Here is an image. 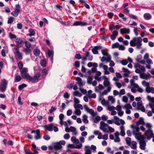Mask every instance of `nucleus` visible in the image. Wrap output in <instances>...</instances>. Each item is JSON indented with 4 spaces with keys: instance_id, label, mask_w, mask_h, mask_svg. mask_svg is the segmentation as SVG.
I'll use <instances>...</instances> for the list:
<instances>
[{
    "instance_id": "nucleus-43",
    "label": "nucleus",
    "mask_w": 154,
    "mask_h": 154,
    "mask_svg": "<svg viewBox=\"0 0 154 154\" xmlns=\"http://www.w3.org/2000/svg\"><path fill=\"white\" fill-rule=\"evenodd\" d=\"M23 51L25 52L26 54H28V53L31 52V50L30 48H24Z\"/></svg>"
},
{
    "instance_id": "nucleus-30",
    "label": "nucleus",
    "mask_w": 154,
    "mask_h": 154,
    "mask_svg": "<svg viewBox=\"0 0 154 154\" xmlns=\"http://www.w3.org/2000/svg\"><path fill=\"white\" fill-rule=\"evenodd\" d=\"M85 154H91V152L88 146H86Z\"/></svg>"
},
{
    "instance_id": "nucleus-55",
    "label": "nucleus",
    "mask_w": 154,
    "mask_h": 154,
    "mask_svg": "<svg viewBox=\"0 0 154 154\" xmlns=\"http://www.w3.org/2000/svg\"><path fill=\"white\" fill-rule=\"evenodd\" d=\"M129 16L130 17L135 20H137V16L131 14H129Z\"/></svg>"
},
{
    "instance_id": "nucleus-52",
    "label": "nucleus",
    "mask_w": 154,
    "mask_h": 154,
    "mask_svg": "<svg viewBox=\"0 0 154 154\" xmlns=\"http://www.w3.org/2000/svg\"><path fill=\"white\" fill-rule=\"evenodd\" d=\"M9 37L11 39L17 38V36L16 35L12 34L11 32L9 33Z\"/></svg>"
},
{
    "instance_id": "nucleus-23",
    "label": "nucleus",
    "mask_w": 154,
    "mask_h": 154,
    "mask_svg": "<svg viewBox=\"0 0 154 154\" xmlns=\"http://www.w3.org/2000/svg\"><path fill=\"white\" fill-rule=\"evenodd\" d=\"M140 131V128L138 127V126L136 125L134 128V129H133V134L135 135V134H136L138 132Z\"/></svg>"
},
{
    "instance_id": "nucleus-5",
    "label": "nucleus",
    "mask_w": 154,
    "mask_h": 154,
    "mask_svg": "<svg viewBox=\"0 0 154 154\" xmlns=\"http://www.w3.org/2000/svg\"><path fill=\"white\" fill-rule=\"evenodd\" d=\"M13 50L14 55L17 57L19 60H21L23 59L22 54L19 51L18 48H14Z\"/></svg>"
},
{
    "instance_id": "nucleus-63",
    "label": "nucleus",
    "mask_w": 154,
    "mask_h": 154,
    "mask_svg": "<svg viewBox=\"0 0 154 154\" xmlns=\"http://www.w3.org/2000/svg\"><path fill=\"white\" fill-rule=\"evenodd\" d=\"M128 98L126 96H124L122 97L123 101L125 103H127L128 101Z\"/></svg>"
},
{
    "instance_id": "nucleus-28",
    "label": "nucleus",
    "mask_w": 154,
    "mask_h": 154,
    "mask_svg": "<svg viewBox=\"0 0 154 154\" xmlns=\"http://www.w3.org/2000/svg\"><path fill=\"white\" fill-rule=\"evenodd\" d=\"M29 32H30V34H28L27 35H29L30 36H32L34 35H35V31L32 28H31L29 29Z\"/></svg>"
},
{
    "instance_id": "nucleus-46",
    "label": "nucleus",
    "mask_w": 154,
    "mask_h": 154,
    "mask_svg": "<svg viewBox=\"0 0 154 154\" xmlns=\"http://www.w3.org/2000/svg\"><path fill=\"white\" fill-rule=\"evenodd\" d=\"M93 80L92 77L89 76L87 78V83L89 84H91L92 83V82Z\"/></svg>"
},
{
    "instance_id": "nucleus-3",
    "label": "nucleus",
    "mask_w": 154,
    "mask_h": 154,
    "mask_svg": "<svg viewBox=\"0 0 154 154\" xmlns=\"http://www.w3.org/2000/svg\"><path fill=\"white\" fill-rule=\"evenodd\" d=\"M100 128L103 132L106 133H108L109 131L112 133L115 131L114 129L113 128L109 126V125L103 121L100 122Z\"/></svg>"
},
{
    "instance_id": "nucleus-24",
    "label": "nucleus",
    "mask_w": 154,
    "mask_h": 154,
    "mask_svg": "<svg viewBox=\"0 0 154 154\" xmlns=\"http://www.w3.org/2000/svg\"><path fill=\"white\" fill-rule=\"evenodd\" d=\"M148 93L150 92L152 94H154V88L153 87H149L146 89V91Z\"/></svg>"
},
{
    "instance_id": "nucleus-12",
    "label": "nucleus",
    "mask_w": 154,
    "mask_h": 154,
    "mask_svg": "<svg viewBox=\"0 0 154 154\" xmlns=\"http://www.w3.org/2000/svg\"><path fill=\"white\" fill-rule=\"evenodd\" d=\"M76 80L77 81L76 83L79 85L80 87L84 85L85 84V82L82 81V79L79 77H77L76 78Z\"/></svg>"
},
{
    "instance_id": "nucleus-13",
    "label": "nucleus",
    "mask_w": 154,
    "mask_h": 154,
    "mask_svg": "<svg viewBox=\"0 0 154 154\" xmlns=\"http://www.w3.org/2000/svg\"><path fill=\"white\" fill-rule=\"evenodd\" d=\"M53 124L51 123L48 125H45L44 126V127L45 130L51 131H53Z\"/></svg>"
},
{
    "instance_id": "nucleus-32",
    "label": "nucleus",
    "mask_w": 154,
    "mask_h": 154,
    "mask_svg": "<svg viewBox=\"0 0 154 154\" xmlns=\"http://www.w3.org/2000/svg\"><path fill=\"white\" fill-rule=\"evenodd\" d=\"M88 54V56L87 59L89 61H91L93 59V56L90 54L89 52L86 51V54Z\"/></svg>"
},
{
    "instance_id": "nucleus-11",
    "label": "nucleus",
    "mask_w": 154,
    "mask_h": 154,
    "mask_svg": "<svg viewBox=\"0 0 154 154\" xmlns=\"http://www.w3.org/2000/svg\"><path fill=\"white\" fill-rule=\"evenodd\" d=\"M15 42L16 44L20 47H23L22 44L24 43V41H23V39L21 38H16Z\"/></svg>"
},
{
    "instance_id": "nucleus-41",
    "label": "nucleus",
    "mask_w": 154,
    "mask_h": 154,
    "mask_svg": "<svg viewBox=\"0 0 154 154\" xmlns=\"http://www.w3.org/2000/svg\"><path fill=\"white\" fill-rule=\"evenodd\" d=\"M123 108H125V109H132V107L131 105L129 103L125 104Z\"/></svg>"
},
{
    "instance_id": "nucleus-8",
    "label": "nucleus",
    "mask_w": 154,
    "mask_h": 154,
    "mask_svg": "<svg viewBox=\"0 0 154 154\" xmlns=\"http://www.w3.org/2000/svg\"><path fill=\"white\" fill-rule=\"evenodd\" d=\"M88 25V24L87 22L77 21L74 22L73 24V25L74 26H85Z\"/></svg>"
},
{
    "instance_id": "nucleus-39",
    "label": "nucleus",
    "mask_w": 154,
    "mask_h": 154,
    "mask_svg": "<svg viewBox=\"0 0 154 154\" xmlns=\"http://www.w3.org/2000/svg\"><path fill=\"white\" fill-rule=\"evenodd\" d=\"M27 86L25 84H23L18 86V89L20 91L22 90L23 88L26 87Z\"/></svg>"
},
{
    "instance_id": "nucleus-49",
    "label": "nucleus",
    "mask_w": 154,
    "mask_h": 154,
    "mask_svg": "<svg viewBox=\"0 0 154 154\" xmlns=\"http://www.w3.org/2000/svg\"><path fill=\"white\" fill-rule=\"evenodd\" d=\"M116 110H118V114L119 116H121L123 115L124 112L122 110H119L118 109H116Z\"/></svg>"
},
{
    "instance_id": "nucleus-35",
    "label": "nucleus",
    "mask_w": 154,
    "mask_h": 154,
    "mask_svg": "<svg viewBox=\"0 0 154 154\" xmlns=\"http://www.w3.org/2000/svg\"><path fill=\"white\" fill-rule=\"evenodd\" d=\"M103 84L105 87H107L110 85V82L108 79L105 80L103 82Z\"/></svg>"
},
{
    "instance_id": "nucleus-51",
    "label": "nucleus",
    "mask_w": 154,
    "mask_h": 154,
    "mask_svg": "<svg viewBox=\"0 0 154 154\" xmlns=\"http://www.w3.org/2000/svg\"><path fill=\"white\" fill-rule=\"evenodd\" d=\"M81 112L79 109H75V114L78 115L79 116L81 114Z\"/></svg>"
},
{
    "instance_id": "nucleus-44",
    "label": "nucleus",
    "mask_w": 154,
    "mask_h": 154,
    "mask_svg": "<svg viewBox=\"0 0 154 154\" xmlns=\"http://www.w3.org/2000/svg\"><path fill=\"white\" fill-rule=\"evenodd\" d=\"M41 65L43 67H45L46 66V61L45 59H43L41 60L40 62Z\"/></svg>"
},
{
    "instance_id": "nucleus-15",
    "label": "nucleus",
    "mask_w": 154,
    "mask_h": 154,
    "mask_svg": "<svg viewBox=\"0 0 154 154\" xmlns=\"http://www.w3.org/2000/svg\"><path fill=\"white\" fill-rule=\"evenodd\" d=\"M151 75L149 73L146 74L145 73H143L141 74L140 76L141 78L143 79H147L150 77Z\"/></svg>"
},
{
    "instance_id": "nucleus-20",
    "label": "nucleus",
    "mask_w": 154,
    "mask_h": 154,
    "mask_svg": "<svg viewBox=\"0 0 154 154\" xmlns=\"http://www.w3.org/2000/svg\"><path fill=\"white\" fill-rule=\"evenodd\" d=\"M122 69L123 71L125 72L124 74V76L126 77H128L130 74V71L128 69L124 67L122 68Z\"/></svg>"
},
{
    "instance_id": "nucleus-48",
    "label": "nucleus",
    "mask_w": 154,
    "mask_h": 154,
    "mask_svg": "<svg viewBox=\"0 0 154 154\" xmlns=\"http://www.w3.org/2000/svg\"><path fill=\"white\" fill-rule=\"evenodd\" d=\"M100 120V117L98 116H97L96 117L95 119L94 120V122L95 123H97Z\"/></svg>"
},
{
    "instance_id": "nucleus-27",
    "label": "nucleus",
    "mask_w": 154,
    "mask_h": 154,
    "mask_svg": "<svg viewBox=\"0 0 154 154\" xmlns=\"http://www.w3.org/2000/svg\"><path fill=\"white\" fill-rule=\"evenodd\" d=\"M40 51L38 49H34L33 50V53L34 55L36 56H38L40 54Z\"/></svg>"
},
{
    "instance_id": "nucleus-33",
    "label": "nucleus",
    "mask_w": 154,
    "mask_h": 154,
    "mask_svg": "<svg viewBox=\"0 0 154 154\" xmlns=\"http://www.w3.org/2000/svg\"><path fill=\"white\" fill-rule=\"evenodd\" d=\"M88 112L90 114L92 115V116H95L97 114V112H94V110L92 109H90Z\"/></svg>"
},
{
    "instance_id": "nucleus-37",
    "label": "nucleus",
    "mask_w": 154,
    "mask_h": 154,
    "mask_svg": "<svg viewBox=\"0 0 154 154\" xmlns=\"http://www.w3.org/2000/svg\"><path fill=\"white\" fill-rule=\"evenodd\" d=\"M87 116L85 115H84L83 116V121L85 123L87 124L88 122V121L87 119Z\"/></svg>"
},
{
    "instance_id": "nucleus-2",
    "label": "nucleus",
    "mask_w": 154,
    "mask_h": 154,
    "mask_svg": "<svg viewBox=\"0 0 154 154\" xmlns=\"http://www.w3.org/2000/svg\"><path fill=\"white\" fill-rule=\"evenodd\" d=\"M142 41V39L140 37H139L137 38L134 37L132 40L131 41L130 45L131 46H136V48L137 49H140L141 48Z\"/></svg>"
},
{
    "instance_id": "nucleus-22",
    "label": "nucleus",
    "mask_w": 154,
    "mask_h": 154,
    "mask_svg": "<svg viewBox=\"0 0 154 154\" xmlns=\"http://www.w3.org/2000/svg\"><path fill=\"white\" fill-rule=\"evenodd\" d=\"M143 17L146 20H149L151 18V15L149 13H145L143 15Z\"/></svg>"
},
{
    "instance_id": "nucleus-59",
    "label": "nucleus",
    "mask_w": 154,
    "mask_h": 154,
    "mask_svg": "<svg viewBox=\"0 0 154 154\" xmlns=\"http://www.w3.org/2000/svg\"><path fill=\"white\" fill-rule=\"evenodd\" d=\"M114 15V14L112 12H109L107 14V16L110 19H112L113 16Z\"/></svg>"
},
{
    "instance_id": "nucleus-21",
    "label": "nucleus",
    "mask_w": 154,
    "mask_h": 154,
    "mask_svg": "<svg viewBox=\"0 0 154 154\" xmlns=\"http://www.w3.org/2000/svg\"><path fill=\"white\" fill-rule=\"evenodd\" d=\"M24 152L25 154H38V153L37 151H35L32 153L29 149H25Z\"/></svg>"
},
{
    "instance_id": "nucleus-57",
    "label": "nucleus",
    "mask_w": 154,
    "mask_h": 154,
    "mask_svg": "<svg viewBox=\"0 0 154 154\" xmlns=\"http://www.w3.org/2000/svg\"><path fill=\"white\" fill-rule=\"evenodd\" d=\"M119 46V44L118 42H116V43L113 44L112 45V48H118Z\"/></svg>"
},
{
    "instance_id": "nucleus-14",
    "label": "nucleus",
    "mask_w": 154,
    "mask_h": 154,
    "mask_svg": "<svg viewBox=\"0 0 154 154\" xmlns=\"http://www.w3.org/2000/svg\"><path fill=\"white\" fill-rule=\"evenodd\" d=\"M102 48V47L100 46H94V48L92 49V51L93 53L95 54H98V52L97 50L100 49Z\"/></svg>"
},
{
    "instance_id": "nucleus-36",
    "label": "nucleus",
    "mask_w": 154,
    "mask_h": 154,
    "mask_svg": "<svg viewBox=\"0 0 154 154\" xmlns=\"http://www.w3.org/2000/svg\"><path fill=\"white\" fill-rule=\"evenodd\" d=\"M73 96L79 97H81L82 96V94L80 93L79 92L77 91H75L73 92Z\"/></svg>"
},
{
    "instance_id": "nucleus-1",
    "label": "nucleus",
    "mask_w": 154,
    "mask_h": 154,
    "mask_svg": "<svg viewBox=\"0 0 154 154\" xmlns=\"http://www.w3.org/2000/svg\"><path fill=\"white\" fill-rule=\"evenodd\" d=\"M20 71L21 75L23 78L31 81L32 83L38 82L41 75V74L38 72L35 74L33 77L31 76L28 73L27 68L25 67L23 68V69L20 70Z\"/></svg>"
},
{
    "instance_id": "nucleus-60",
    "label": "nucleus",
    "mask_w": 154,
    "mask_h": 154,
    "mask_svg": "<svg viewBox=\"0 0 154 154\" xmlns=\"http://www.w3.org/2000/svg\"><path fill=\"white\" fill-rule=\"evenodd\" d=\"M108 109L109 111H112L115 109H116L115 107L114 106H109L108 107Z\"/></svg>"
},
{
    "instance_id": "nucleus-58",
    "label": "nucleus",
    "mask_w": 154,
    "mask_h": 154,
    "mask_svg": "<svg viewBox=\"0 0 154 154\" xmlns=\"http://www.w3.org/2000/svg\"><path fill=\"white\" fill-rule=\"evenodd\" d=\"M42 75H46L47 74V70L45 68L42 71Z\"/></svg>"
},
{
    "instance_id": "nucleus-26",
    "label": "nucleus",
    "mask_w": 154,
    "mask_h": 154,
    "mask_svg": "<svg viewBox=\"0 0 154 154\" xmlns=\"http://www.w3.org/2000/svg\"><path fill=\"white\" fill-rule=\"evenodd\" d=\"M53 52L50 50H48V56L49 57H51V60L52 61H53Z\"/></svg>"
},
{
    "instance_id": "nucleus-56",
    "label": "nucleus",
    "mask_w": 154,
    "mask_h": 154,
    "mask_svg": "<svg viewBox=\"0 0 154 154\" xmlns=\"http://www.w3.org/2000/svg\"><path fill=\"white\" fill-rule=\"evenodd\" d=\"M106 62H109L110 61H111V57L110 55L109 54H108L106 56Z\"/></svg>"
},
{
    "instance_id": "nucleus-53",
    "label": "nucleus",
    "mask_w": 154,
    "mask_h": 154,
    "mask_svg": "<svg viewBox=\"0 0 154 154\" xmlns=\"http://www.w3.org/2000/svg\"><path fill=\"white\" fill-rule=\"evenodd\" d=\"M14 19V18L13 17H10L8 18V24H11L13 22V20Z\"/></svg>"
},
{
    "instance_id": "nucleus-61",
    "label": "nucleus",
    "mask_w": 154,
    "mask_h": 154,
    "mask_svg": "<svg viewBox=\"0 0 154 154\" xmlns=\"http://www.w3.org/2000/svg\"><path fill=\"white\" fill-rule=\"evenodd\" d=\"M74 66L76 68H78L80 66V62L79 61H76L74 63Z\"/></svg>"
},
{
    "instance_id": "nucleus-29",
    "label": "nucleus",
    "mask_w": 154,
    "mask_h": 154,
    "mask_svg": "<svg viewBox=\"0 0 154 154\" xmlns=\"http://www.w3.org/2000/svg\"><path fill=\"white\" fill-rule=\"evenodd\" d=\"M142 84L143 86L146 87V91L147 88L149 87V84L145 81H143L142 82Z\"/></svg>"
},
{
    "instance_id": "nucleus-40",
    "label": "nucleus",
    "mask_w": 154,
    "mask_h": 154,
    "mask_svg": "<svg viewBox=\"0 0 154 154\" xmlns=\"http://www.w3.org/2000/svg\"><path fill=\"white\" fill-rule=\"evenodd\" d=\"M18 67L20 70L23 69V64L22 61H19L18 64Z\"/></svg>"
},
{
    "instance_id": "nucleus-16",
    "label": "nucleus",
    "mask_w": 154,
    "mask_h": 154,
    "mask_svg": "<svg viewBox=\"0 0 154 154\" xmlns=\"http://www.w3.org/2000/svg\"><path fill=\"white\" fill-rule=\"evenodd\" d=\"M140 145V148L142 150H144L146 145V143L144 140L140 141L139 142Z\"/></svg>"
},
{
    "instance_id": "nucleus-47",
    "label": "nucleus",
    "mask_w": 154,
    "mask_h": 154,
    "mask_svg": "<svg viewBox=\"0 0 154 154\" xmlns=\"http://www.w3.org/2000/svg\"><path fill=\"white\" fill-rule=\"evenodd\" d=\"M24 43L26 48H30L31 46V44L27 41H24Z\"/></svg>"
},
{
    "instance_id": "nucleus-18",
    "label": "nucleus",
    "mask_w": 154,
    "mask_h": 154,
    "mask_svg": "<svg viewBox=\"0 0 154 154\" xmlns=\"http://www.w3.org/2000/svg\"><path fill=\"white\" fill-rule=\"evenodd\" d=\"M137 126H139L140 124L142 125H144L145 124L144 121V119L142 117H140L139 118V120L136 122Z\"/></svg>"
},
{
    "instance_id": "nucleus-25",
    "label": "nucleus",
    "mask_w": 154,
    "mask_h": 154,
    "mask_svg": "<svg viewBox=\"0 0 154 154\" xmlns=\"http://www.w3.org/2000/svg\"><path fill=\"white\" fill-rule=\"evenodd\" d=\"M21 79L22 78L20 76L16 74H15L14 78V81L15 82H19L21 80Z\"/></svg>"
},
{
    "instance_id": "nucleus-50",
    "label": "nucleus",
    "mask_w": 154,
    "mask_h": 154,
    "mask_svg": "<svg viewBox=\"0 0 154 154\" xmlns=\"http://www.w3.org/2000/svg\"><path fill=\"white\" fill-rule=\"evenodd\" d=\"M121 63L123 65H127L128 63V61L126 59L120 61Z\"/></svg>"
},
{
    "instance_id": "nucleus-4",
    "label": "nucleus",
    "mask_w": 154,
    "mask_h": 154,
    "mask_svg": "<svg viewBox=\"0 0 154 154\" xmlns=\"http://www.w3.org/2000/svg\"><path fill=\"white\" fill-rule=\"evenodd\" d=\"M2 83H0V91L2 92H4L6 89L8 82L4 79L2 80Z\"/></svg>"
},
{
    "instance_id": "nucleus-62",
    "label": "nucleus",
    "mask_w": 154,
    "mask_h": 154,
    "mask_svg": "<svg viewBox=\"0 0 154 154\" xmlns=\"http://www.w3.org/2000/svg\"><path fill=\"white\" fill-rule=\"evenodd\" d=\"M142 56L141 54H139L137 56V58L136 59V60L137 62H139L140 60L142 58Z\"/></svg>"
},
{
    "instance_id": "nucleus-42",
    "label": "nucleus",
    "mask_w": 154,
    "mask_h": 154,
    "mask_svg": "<svg viewBox=\"0 0 154 154\" xmlns=\"http://www.w3.org/2000/svg\"><path fill=\"white\" fill-rule=\"evenodd\" d=\"M147 98L148 100L149 101L152 103H154V97H151L150 96L148 95Z\"/></svg>"
},
{
    "instance_id": "nucleus-54",
    "label": "nucleus",
    "mask_w": 154,
    "mask_h": 154,
    "mask_svg": "<svg viewBox=\"0 0 154 154\" xmlns=\"http://www.w3.org/2000/svg\"><path fill=\"white\" fill-rule=\"evenodd\" d=\"M127 95L128 97H129L130 98L131 100V101H133L134 100V97L133 96L131 95V94L129 93H128L127 94Z\"/></svg>"
},
{
    "instance_id": "nucleus-6",
    "label": "nucleus",
    "mask_w": 154,
    "mask_h": 154,
    "mask_svg": "<svg viewBox=\"0 0 154 154\" xmlns=\"http://www.w3.org/2000/svg\"><path fill=\"white\" fill-rule=\"evenodd\" d=\"M21 10V7L19 4L16 5L15 9L11 12V14L12 15L15 17H17L19 13Z\"/></svg>"
},
{
    "instance_id": "nucleus-17",
    "label": "nucleus",
    "mask_w": 154,
    "mask_h": 154,
    "mask_svg": "<svg viewBox=\"0 0 154 154\" xmlns=\"http://www.w3.org/2000/svg\"><path fill=\"white\" fill-rule=\"evenodd\" d=\"M120 32L122 34L124 33L129 34L130 33V30L129 28H123L120 29Z\"/></svg>"
},
{
    "instance_id": "nucleus-45",
    "label": "nucleus",
    "mask_w": 154,
    "mask_h": 154,
    "mask_svg": "<svg viewBox=\"0 0 154 154\" xmlns=\"http://www.w3.org/2000/svg\"><path fill=\"white\" fill-rule=\"evenodd\" d=\"M119 17L122 18L124 21H126L127 18L126 17H124V15L122 13H119Z\"/></svg>"
},
{
    "instance_id": "nucleus-31",
    "label": "nucleus",
    "mask_w": 154,
    "mask_h": 154,
    "mask_svg": "<svg viewBox=\"0 0 154 154\" xmlns=\"http://www.w3.org/2000/svg\"><path fill=\"white\" fill-rule=\"evenodd\" d=\"M137 143L136 142L133 141L131 144V148L133 149H136L137 148Z\"/></svg>"
},
{
    "instance_id": "nucleus-9",
    "label": "nucleus",
    "mask_w": 154,
    "mask_h": 154,
    "mask_svg": "<svg viewBox=\"0 0 154 154\" xmlns=\"http://www.w3.org/2000/svg\"><path fill=\"white\" fill-rule=\"evenodd\" d=\"M82 143H80L78 145H75L72 144H69L68 146V148L71 149L75 148L80 149L82 148Z\"/></svg>"
},
{
    "instance_id": "nucleus-34",
    "label": "nucleus",
    "mask_w": 154,
    "mask_h": 154,
    "mask_svg": "<svg viewBox=\"0 0 154 154\" xmlns=\"http://www.w3.org/2000/svg\"><path fill=\"white\" fill-rule=\"evenodd\" d=\"M126 142L127 145L130 146L131 144V138L129 137H127L126 138Z\"/></svg>"
},
{
    "instance_id": "nucleus-19",
    "label": "nucleus",
    "mask_w": 154,
    "mask_h": 154,
    "mask_svg": "<svg viewBox=\"0 0 154 154\" xmlns=\"http://www.w3.org/2000/svg\"><path fill=\"white\" fill-rule=\"evenodd\" d=\"M53 144L54 146V149L56 150L60 149L62 147L60 143L58 142L53 143Z\"/></svg>"
},
{
    "instance_id": "nucleus-64",
    "label": "nucleus",
    "mask_w": 154,
    "mask_h": 154,
    "mask_svg": "<svg viewBox=\"0 0 154 154\" xmlns=\"http://www.w3.org/2000/svg\"><path fill=\"white\" fill-rule=\"evenodd\" d=\"M75 57L77 59H80L82 58L81 55L79 53L76 54L75 55Z\"/></svg>"
},
{
    "instance_id": "nucleus-10",
    "label": "nucleus",
    "mask_w": 154,
    "mask_h": 154,
    "mask_svg": "<svg viewBox=\"0 0 154 154\" xmlns=\"http://www.w3.org/2000/svg\"><path fill=\"white\" fill-rule=\"evenodd\" d=\"M137 110H141L143 112H144L145 111V108L142 105V102H141L137 103Z\"/></svg>"
},
{
    "instance_id": "nucleus-7",
    "label": "nucleus",
    "mask_w": 154,
    "mask_h": 154,
    "mask_svg": "<svg viewBox=\"0 0 154 154\" xmlns=\"http://www.w3.org/2000/svg\"><path fill=\"white\" fill-rule=\"evenodd\" d=\"M31 134L35 133L36 135L35 136V138L36 140L40 139L41 137V136L40 135V130L39 129L37 130L36 131L33 130L31 131Z\"/></svg>"
},
{
    "instance_id": "nucleus-38",
    "label": "nucleus",
    "mask_w": 154,
    "mask_h": 154,
    "mask_svg": "<svg viewBox=\"0 0 154 154\" xmlns=\"http://www.w3.org/2000/svg\"><path fill=\"white\" fill-rule=\"evenodd\" d=\"M74 106L75 109H77V108H79L81 109L82 110L83 109L82 106L81 104H74Z\"/></svg>"
}]
</instances>
